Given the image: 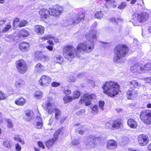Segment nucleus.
I'll list each match as a JSON object with an SVG mask.
<instances>
[{"instance_id": "obj_23", "label": "nucleus", "mask_w": 151, "mask_h": 151, "mask_svg": "<svg viewBox=\"0 0 151 151\" xmlns=\"http://www.w3.org/2000/svg\"><path fill=\"white\" fill-rule=\"evenodd\" d=\"M26 99L23 97H20L15 100V104L18 106H22L26 103Z\"/></svg>"}, {"instance_id": "obj_49", "label": "nucleus", "mask_w": 151, "mask_h": 151, "mask_svg": "<svg viewBox=\"0 0 151 151\" xmlns=\"http://www.w3.org/2000/svg\"><path fill=\"white\" fill-rule=\"evenodd\" d=\"M85 111V110L84 109H81L80 111H77L76 112V114L78 115H81L83 113H84Z\"/></svg>"}, {"instance_id": "obj_6", "label": "nucleus", "mask_w": 151, "mask_h": 151, "mask_svg": "<svg viewBox=\"0 0 151 151\" xmlns=\"http://www.w3.org/2000/svg\"><path fill=\"white\" fill-rule=\"evenodd\" d=\"M96 98V96L94 93H86L81 97L79 102L81 104L85 103L86 106H88L91 104V101L90 100L95 99Z\"/></svg>"}, {"instance_id": "obj_48", "label": "nucleus", "mask_w": 151, "mask_h": 151, "mask_svg": "<svg viewBox=\"0 0 151 151\" xmlns=\"http://www.w3.org/2000/svg\"><path fill=\"white\" fill-rule=\"evenodd\" d=\"M99 106L102 110H104V102L103 101H100L99 102Z\"/></svg>"}, {"instance_id": "obj_39", "label": "nucleus", "mask_w": 151, "mask_h": 151, "mask_svg": "<svg viewBox=\"0 0 151 151\" xmlns=\"http://www.w3.org/2000/svg\"><path fill=\"white\" fill-rule=\"evenodd\" d=\"M11 26L10 24H7L6 27L2 30V33H5L7 32L11 28Z\"/></svg>"}, {"instance_id": "obj_32", "label": "nucleus", "mask_w": 151, "mask_h": 151, "mask_svg": "<svg viewBox=\"0 0 151 151\" xmlns=\"http://www.w3.org/2000/svg\"><path fill=\"white\" fill-rule=\"evenodd\" d=\"M113 123V120H110L108 122L106 123V127L111 129H114Z\"/></svg>"}, {"instance_id": "obj_33", "label": "nucleus", "mask_w": 151, "mask_h": 151, "mask_svg": "<svg viewBox=\"0 0 151 151\" xmlns=\"http://www.w3.org/2000/svg\"><path fill=\"white\" fill-rule=\"evenodd\" d=\"M55 62L61 64L63 62V58L60 55H57L55 58Z\"/></svg>"}, {"instance_id": "obj_60", "label": "nucleus", "mask_w": 151, "mask_h": 151, "mask_svg": "<svg viewBox=\"0 0 151 151\" xmlns=\"http://www.w3.org/2000/svg\"><path fill=\"white\" fill-rule=\"evenodd\" d=\"M84 76V73H79V74H78V77L81 78L82 77H83Z\"/></svg>"}, {"instance_id": "obj_45", "label": "nucleus", "mask_w": 151, "mask_h": 151, "mask_svg": "<svg viewBox=\"0 0 151 151\" xmlns=\"http://www.w3.org/2000/svg\"><path fill=\"white\" fill-rule=\"evenodd\" d=\"M41 60L43 61H48L49 59V57L45 55H43L41 56Z\"/></svg>"}, {"instance_id": "obj_28", "label": "nucleus", "mask_w": 151, "mask_h": 151, "mask_svg": "<svg viewBox=\"0 0 151 151\" xmlns=\"http://www.w3.org/2000/svg\"><path fill=\"white\" fill-rule=\"evenodd\" d=\"M40 39L42 40H47L50 39H52L54 42H59V40L56 37L51 36L50 35H47L45 36L44 37L41 38Z\"/></svg>"}, {"instance_id": "obj_11", "label": "nucleus", "mask_w": 151, "mask_h": 151, "mask_svg": "<svg viewBox=\"0 0 151 151\" xmlns=\"http://www.w3.org/2000/svg\"><path fill=\"white\" fill-rule=\"evenodd\" d=\"M60 131V129H59L56 131L54 134V136L52 139H49L46 142V145L48 148H50L53 143L57 140L58 138V135Z\"/></svg>"}, {"instance_id": "obj_52", "label": "nucleus", "mask_w": 151, "mask_h": 151, "mask_svg": "<svg viewBox=\"0 0 151 151\" xmlns=\"http://www.w3.org/2000/svg\"><path fill=\"white\" fill-rule=\"evenodd\" d=\"M38 146L42 148L43 149H44L45 148V146L43 144L42 142L40 141H38Z\"/></svg>"}, {"instance_id": "obj_18", "label": "nucleus", "mask_w": 151, "mask_h": 151, "mask_svg": "<svg viewBox=\"0 0 151 151\" xmlns=\"http://www.w3.org/2000/svg\"><path fill=\"white\" fill-rule=\"evenodd\" d=\"M29 45L28 43L22 42L19 44V48L20 50L23 52L27 51L29 49Z\"/></svg>"}, {"instance_id": "obj_5", "label": "nucleus", "mask_w": 151, "mask_h": 151, "mask_svg": "<svg viewBox=\"0 0 151 151\" xmlns=\"http://www.w3.org/2000/svg\"><path fill=\"white\" fill-rule=\"evenodd\" d=\"M142 121L147 124H151V111L149 110L142 111L140 115Z\"/></svg>"}, {"instance_id": "obj_13", "label": "nucleus", "mask_w": 151, "mask_h": 151, "mask_svg": "<svg viewBox=\"0 0 151 151\" xmlns=\"http://www.w3.org/2000/svg\"><path fill=\"white\" fill-rule=\"evenodd\" d=\"M137 139L139 144L142 146L146 145L149 141L148 136L144 134L139 135Z\"/></svg>"}, {"instance_id": "obj_24", "label": "nucleus", "mask_w": 151, "mask_h": 151, "mask_svg": "<svg viewBox=\"0 0 151 151\" xmlns=\"http://www.w3.org/2000/svg\"><path fill=\"white\" fill-rule=\"evenodd\" d=\"M129 85L130 88H133L134 89L136 88L138 86H142V87H144V89H146V87L144 85H140V84H139L135 80H133L129 82Z\"/></svg>"}, {"instance_id": "obj_10", "label": "nucleus", "mask_w": 151, "mask_h": 151, "mask_svg": "<svg viewBox=\"0 0 151 151\" xmlns=\"http://www.w3.org/2000/svg\"><path fill=\"white\" fill-rule=\"evenodd\" d=\"M51 81V78L49 76L46 75H43L41 76L39 82L41 86L46 87L50 84Z\"/></svg>"}, {"instance_id": "obj_50", "label": "nucleus", "mask_w": 151, "mask_h": 151, "mask_svg": "<svg viewBox=\"0 0 151 151\" xmlns=\"http://www.w3.org/2000/svg\"><path fill=\"white\" fill-rule=\"evenodd\" d=\"M51 85L53 87H56L60 86V84L58 82H54L52 83Z\"/></svg>"}, {"instance_id": "obj_16", "label": "nucleus", "mask_w": 151, "mask_h": 151, "mask_svg": "<svg viewBox=\"0 0 151 151\" xmlns=\"http://www.w3.org/2000/svg\"><path fill=\"white\" fill-rule=\"evenodd\" d=\"M15 86L16 88L20 90H23L25 88V83L24 81L20 79L16 82Z\"/></svg>"}, {"instance_id": "obj_41", "label": "nucleus", "mask_w": 151, "mask_h": 151, "mask_svg": "<svg viewBox=\"0 0 151 151\" xmlns=\"http://www.w3.org/2000/svg\"><path fill=\"white\" fill-rule=\"evenodd\" d=\"M98 108L97 105H94L92 108V113L94 114H97L98 112Z\"/></svg>"}, {"instance_id": "obj_21", "label": "nucleus", "mask_w": 151, "mask_h": 151, "mask_svg": "<svg viewBox=\"0 0 151 151\" xmlns=\"http://www.w3.org/2000/svg\"><path fill=\"white\" fill-rule=\"evenodd\" d=\"M84 15L83 14H82L81 16L78 15L76 17L73 19L71 20V22L70 23L71 24H77L82 19H83L84 18Z\"/></svg>"}, {"instance_id": "obj_12", "label": "nucleus", "mask_w": 151, "mask_h": 151, "mask_svg": "<svg viewBox=\"0 0 151 151\" xmlns=\"http://www.w3.org/2000/svg\"><path fill=\"white\" fill-rule=\"evenodd\" d=\"M143 67L142 65L139 63H135L130 68V70L133 73H140L141 71H143Z\"/></svg>"}, {"instance_id": "obj_56", "label": "nucleus", "mask_w": 151, "mask_h": 151, "mask_svg": "<svg viewBox=\"0 0 151 151\" xmlns=\"http://www.w3.org/2000/svg\"><path fill=\"white\" fill-rule=\"evenodd\" d=\"M88 82L89 83L91 84L93 87H94L95 86V83L93 81L91 80H88Z\"/></svg>"}, {"instance_id": "obj_9", "label": "nucleus", "mask_w": 151, "mask_h": 151, "mask_svg": "<svg viewBox=\"0 0 151 151\" xmlns=\"http://www.w3.org/2000/svg\"><path fill=\"white\" fill-rule=\"evenodd\" d=\"M148 17V14L146 12H143L139 14L133 13L132 19L136 22H142L147 21Z\"/></svg>"}, {"instance_id": "obj_27", "label": "nucleus", "mask_w": 151, "mask_h": 151, "mask_svg": "<svg viewBox=\"0 0 151 151\" xmlns=\"http://www.w3.org/2000/svg\"><path fill=\"white\" fill-rule=\"evenodd\" d=\"M128 125L132 128H135L137 126V122L132 119H129L127 122Z\"/></svg>"}, {"instance_id": "obj_40", "label": "nucleus", "mask_w": 151, "mask_h": 151, "mask_svg": "<svg viewBox=\"0 0 151 151\" xmlns=\"http://www.w3.org/2000/svg\"><path fill=\"white\" fill-rule=\"evenodd\" d=\"M111 22L112 23H115L116 24H118L119 23V22L121 21V19L119 18L116 19L115 18H112L110 19Z\"/></svg>"}, {"instance_id": "obj_8", "label": "nucleus", "mask_w": 151, "mask_h": 151, "mask_svg": "<svg viewBox=\"0 0 151 151\" xmlns=\"http://www.w3.org/2000/svg\"><path fill=\"white\" fill-rule=\"evenodd\" d=\"M16 67L18 71L21 74L26 72L27 66L25 61L23 60H18L15 63Z\"/></svg>"}, {"instance_id": "obj_58", "label": "nucleus", "mask_w": 151, "mask_h": 151, "mask_svg": "<svg viewBox=\"0 0 151 151\" xmlns=\"http://www.w3.org/2000/svg\"><path fill=\"white\" fill-rule=\"evenodd\" d=\"M50 51H52L53 50V47L49 45L46 47Z\"/></svg>"}, {"instance_id": "obj_15", "label": "nucleus", "mask_w": 151, "mask_h": 151, "mask_svg": "<svg viewBox=\"0 0 151 151\" xmlns=\"http://www.w3.org/2000/svg\"><path fill=\"white\" fill-rule=\"evenodd\" d=\"M57 9L52 8H49V11L50 13V15L55 16H58L62 13L63 12L62 7L57 6Z\"/></svg>"}, {"instance_id": "obj_3", "label": "nucleus", "mask_w": 151, "mask_h": 151, "mask_svg": "<svg viewBox=\"0 0 151 151\" xmlns=\"http://www.w3.org/2000/svg\"><path fill=\"white\" fill-rule=\"evenodd\" d=\"M129 50L128 47L125 45H118L114 50L115 55L113 58L114 61L116 63L124 62V60L122 61V59L127 55Z\"/></svg>"}, {"instance_id": "obj_62", "label": "nucleus", "mask_w": 151, "mask_h": 151, "mask_svg": "<svg viewBox=\"0 0 151 151\" xmlns=\"http://www.w3.org/2000/svg\"><path fill=\"white\" fill-rule=\"evenodd\" d=\"M2 116V114H1V112H0V123H2L3 122V119L1 118Z\"/></svg>"}, {"instance_id": "obj_43", "label": "nucleus", "mask_w": 151, "mask_h": 151, "mask_svg": "<svg viewBox=\"0 0 151 151\" xmlns=\"http://www.w3.org/2000/svg\"><path fill=\"white\" fill-rule=\"evenodd\" d=\"M6 122L7 123V126L9 128H12L13 127V124L12 121L9 119H7Z\"/></svg>"}, {"instance_id": "obj_46", "label": "nucleus", "mask_w": 151, "mask_h": 151, "mask_svg": "<svg viewBox=\"0 0 151 151\" xmlns=\"http://www.w3.org/2000/svg\"><path fill=\"white\" fill-rule=\"evenodd\" d=\"M127 5V3L125 2L122 3L121 4L119 5L118 8L121 9H122L124 8Z\"/></svg>"}, {"instance_id": "obj_22", "label": "nucleus", "mask_w": 151, "mask_h": 151, "mask_svg": "<svg viewBox=\"0 0 151 151\" xmlns=\"http://www.w3.org/2000/svg\"><path fill=\"white\" fill-rule=\"evenodd\" d=\"M117 143L114 140H110L107 141V147L108 149H114L116 148Z\"/></svg>"}, {"instance_id": "obj_26", "label": "nucleus", "mask_w": 151, "mask_h": 151, "mask_svg": "<svg viewBox=\"0 0 151 151\" xmlns=\"http://www.w3.org/2000/svg\"><path fill=\"white\" fill-rule=\"evenodd\" d=\"M29 34V32L25 29H22L18 33V35L20 37H25L28 36Z\"/></svg>"}, {"instance_id": "obj_35", "label": "nucleus", "mask_w": 151, "mask_h": 151, "mask_svg": "<svg viewBox=\"0 0 151 151\" xmlns=\"http://www.w3.org/2000/svg\"><path fill=\"white\" fill-rule=\"evenodd\" d=\"M42 93L40 91H36L34 94L35 97L38 99H41L42 97Z\"/></svg>"}, {"instance_id": "obj_30", "label": "nucleus", "mask_w": 151, "mask_h": 151, "mask_svg": "<svg viewBox=\"0 0 151 151\" xmlns=\"http://www.w3.org/2000/svg\"><path fill=\"white\" fill-rule=\"evenodd\" d=\"M113 125L114 129H117L119 128L122 126V124L121 120L117 119L115 121L113 120Z\"/></svg>"}, {"instance_id": "obj_44", "label": "nucleus", "mask_w": 151, "mask_h": 151, "mask_svg": "<svg viewBox=\"0 0 151 151\" xmlns=\"http://www.w3.org/2000/svg\"><path fill=\"white\" fill-rule=\"evenodd\" d=\"M27 24V22L25 20H22L19 24V27H24L26 26V24Z\"/></svg>"}, {"instance_id": "obj_29", "label": "nucleus", "mask_w": 151, "mask_h": 151, "mask_svg": "<svg viewBox=\"0 0 151 151\" xmlns=\"http://www.w3.org/2000/svg\"><path fill=\"white\" fill-rule=\"evenodd\" d=\"M36 119L37 121V123L36 128L37 129H41L43 126L42 118L40 117V116H38L36 117Z\"/></svg>"}, {"instance_id": "obj_14", "label": "nucleus", "mask_w": 151, "mask_h": 151, "mask_svg": "<svg viewBox=\"0 0 151 151\" xmlns=\"http://www.w3.org/2000/svg\"><path fill=\"white\" fill-rule=\"evenodd\" d=\"M127 98L129 99H133L137 96V92L134 89L130 88L127 92Z\"/></svg>"}, {"instance_id": "obj_4", "label": "nucleus", "mask_w": 151, "mask_h": 151, "mask_svg": "<svg viewBox=\"0 0 151 151\" xmlns=\"http://www.w3.org/2000/svg\"><path fill=\"white\" fill-rule=\"evenodd\" d=\"M47 110L48 113L52 114L55 113V119L57 120L59 119L61 115L60 110L55 106L53 104L48 102L46 105Z\"/></svg>"}, {"instance_id": "obj_20", "label": "nucleus", "mask_w": 151, "mask_h": 151, "mask_svg": "<svg viewBox=\"0 0 151 151\" xmlns=\"http://www.w3.org/2000/svg\"><path fill=\"white\" fill-rule=\"evenodd\" d=\"M35 32L38 35L43 34L45 31L44 27L40 25H36L34 27Z\"/></svg>"}, {"instance_id": "obj_17", "label": "nucleus", "mask_w": 151, "mask_h": 151, "mask_svg": "<svg viewBox=\"0 0 151 151\" xmlns=\"http://www.w3.org/2000/svg\"><path fill=\"white\" fill-rule=\"evenodd\" d=\"M45 70V67L40 63L37 64L35 67L34 72L36 74H41Z\"/></svg>"}, {"instance_id": "obj_2", "label": "nucleus", "mask_w": 151, "mask_h": 151, "mask_svg": "<svg viewBox=\"0 0 151 151\" xmlns=\"http://www.w3.org/2000/svg\"><path fill=\"white\" fill-rule=\"evenodd\" d=\"M102 88L104 92L109 96L114 97L119 93V86L117 83L112 81L106 82Z\"/></svg>"}, {"instance_id": "obj_53", "label": "nucleus", "mask_w": 151, "mask_h": 151, "mask_svg": "<svg viewBox=\"0 0 151 151\" xmlns=\"http://www.w3.org/2000/svg\"><path fill=\"white\" fill-rule=\"evenodd\" d=\"M15 148L17 151H20L21 149V147L19 144L17 143L15 145Z\"/></svg>"}, {"instance_id": "obj_7", "label": "nucleus", "mask_w": 151, "mask_h": 151, "mask_svg": "<svg viewBox=\"0 0 151 151\" xmlns=\"http://www.w3.org/2000/svg\"><path fill=\"white\" fill-rule=\"evenodd\" d=\"M99 138L93 135H90L86 138L85 144L88 147H94L99 141Z\"/></svg>"}, {"instance_id": "obj_25", "label": "nucleus", "mask_w": 151, "mask_h": 151, "mask_svg": "<svg viewBox=\"0 0 151 151\" xmlns=\"http://www.w3.org/2000/svg\"><path fill=\"white\" fill-rule=\"evenodd\" d=\"M25 113L26 116L28 117V118L26 119L27 121H29L34 118V114L32 110H27L26 111Z\"/></svg>"}, {"instance_id": "obj_1", "label": "nucleus", "mask_w": 151, "mask_h": 151, "mask_svg": "<svg viewBox=\"0 0 151 151\" xmlns=\"http://www.w3.org/2000/svg\"><path fill=\"white\" fill-rule=\"evenodd\" d=\"M97 33V31L95 29L90 30L86 35V41L79 44L76 49L70 45L65 47L63 50L64 57L70 61L76 56L80 58L83 51L86 52H91L94 48V41L96 39Z\"/></svg>"}, {"instance_id": "obj_42", "label": "nucleus", "mask_w": 151, "mask_h": 151, "mask_svg": "<svg viewBox=\"0 0 151 151\" xmlns=\"http://www.w3.org/2000/svg\"><path fill=\"white\" fill-rule=\"evenodd\" d=\"M80 93L78 91H75L73 94V98L74 99H78L79 97Z\"/></svg>"}, {"instance_id": "obj_34", "label": "nucleus", "mask_w": 151, "mask_h": 151, "mask_svg": "<svg viewBox=\"0 0 151 151\" xmlns=\"http://www.w3.org/2000/svg\"><path fill=\"white\" fill-rule=\"evenodd\" d=\"M73 99H74L73 97L70 96H65L63 98V100L65 104H67L71 101Z\"/></svg>"}, {"instance_id": "obj_19", "label": "nucleus", "mask_w": 151, "mask_h": 151, "mask_svg": "<svg viewBox=\"0 0 151 151\" xmlns=\"http://www.w3.org/2000/svg\"><path fill=\"white\" fill-rule=\"evenodd\" d=\"M39 14L41 18L46 19L49 17L50 13L48 9H43L40 11Z\"/></svg>"}, {"instance_id": "obj_51", "label": "nucleus", "mask_w": 151, "mask_h": 151, "mask_svg": "<svg viewBox=\"0 0 151 151\" xmlns=\"http://www.w3.org/2000/svg\"><path fill=\"white\" fill-rule=\"evenodd\" d=\"M76 80V78L75 77L73 76H70L69 77L68 79V81L70 82H73L75 81Z\"/></svg>"}, {"instance_id": "obj_59", "label": "nucleus", "mask_w": 151, "mask_h": 151, "mask_svg": "<svg viewBox=\"0 0 151 151\" xmlns=\"http://www.w3.org/2000/svg\"><path fill=\"white\" fill-rule=\"evenodd\" d=\"M20 138H19V137L18 135H16L14 137V139L15 140L17 141L18 140L19 141L20 139Z\"/></svg>"}, {"instance_id": "obj_38", "label": "nucleus", "mask_w": 151, "mask_h": 151, "mask_svg": "<svg viewBox=\"0 0 151 151\" xmlns=\"http://www.w3.org/2000/svg\"><path fill=\"white\" fill-rule=\"evenodd\" d=\"M104 16V14L103 12L100 11L98 12L95 14L96 18L98 19H101Z\"/></svg>"}, {"instance_id": "obj_64", "label": "nucleus", "mask_w": 151, "mask_h": 151, "mask_svg": "<svg viewBox=\"0 0 151 151\" xmlns=\"http://www.w3.org/2000/svg\"><path fill=\"white\" fill-rule=\"evenodd\" d=\"M49 44L51 45H53V41L49 40L48 41Z\"/></svg>"}, {"instance_id": "obj_63", "label": "nucleus", "mask_w": 151, "mask_h": 151, "mask_svg": "<svg viewBox=\"0 0 151 151\" xmlns=\"http://www.w3.org/2000/svg\"><path fill=\"white\" fill-rule=\"evenodd\" d=\"M101 43L104 44V45H105V46H104L105 47L106 46H109L110 45V44L107 42H101Z\"/></svg>"}, {"instance_id": "obj_31", "label": "nucleus", "mask_w": 151, "mask_h": 151, "mask_svg": "<svg viewBox=\"0 0 151 151\" xmlns=\"http://www.w3.org/2000/svg\"><path fill=\"white\" fill-rule=\"evenodd\" d=\"M3 145L5 147L7 148L10 149L12 147L11 142L10 140L4 141L3 143Z\"/></svg>"}, {"instance_id": "obj_55", "label": "nucleus", "mask_w": 151, "mask_h": 151, "mask_svg": "<svg viewBox=\"0 0 151 151\" xmlns=\"http://www.w3.org/2000/svg\"><path fill=\"white\" fill-rule=\"evenodd\" d=\"M71 91L69 89L65 90L64 91V93L67 95H70L71 94Z\"/></svg>"}, {"instance_id": "obj_36", "label": "nucleus", "mask_w": 151, "mask_h": 151, "mask_svg": "<svg viewBox=\"0 0 151 151\" xmlns=\"http://www.w3.org/2000/svg\"><path fill=\"white\" fill-rule=\"evenodd\" d=\"M84 128L81 126L80 125L79 126V127L77 130H76V132H78L79 134L83 135L84 134Z\"/></svg>"}, {"instance_id": "obj_61", "label": "nucleus", "mask_w": 151, "mask_h": 151, "mask_svg": "<svg viewBox=\"0 0 151 151\" xmlns=\"http://www.w3.org/2000/svg\"><path fill=\"white\" fill-rule=\"evenodd\" d=\"M6 22V20H0V25H3Z\"/></svg>"}, {"instance_id": "obj_47", "label": "nucleus", "mask_w": 151, "mask_h": 151, "mask_svg": "<svg viewBox=\"0 0 151 151\" xmlns=\"http://www.w3.org/2000/svg\"><path fill=\"white\" fill-rule=\"evenodd\" d=\"M19 22V19L18 18H16L14 21L13 25L14 27L15 26H18L19 24H18V23Z\"/></svg>"}, {"instance_id": "obj_37", "label": "nucleus", "mask_w": 151, "mask_h": 151, "mask_svg": "<svg viewBox=\"0 0 151 151\" xmlns=\"http://www.w3.org/2000/svg\"><path fill=\"white\" fill-rule=\"evenodd\" d=\"M142 66L143 67V70H151V63H147L144 66L142 65Z\"/></svg>"}, {"instance_id": "obj_54", "label": "nucleus", "mask_w": 151, "mask_h": 151, "mask_svg": "<svg viewBox=\"0 0 151 151\" xmlns=\"http://www.w3.org/2000/svg\"><path fill=\"white\" fill-rule=\"evenodd\" d=\"M80 143V141L79 140H75L73 141L72 142V145H78Z\"/></svg>"}, {"instance_id": "obj_57", "label": "nucleus", "mask_w": 151, "mask_h": 151, "mask_svg": "<svg viewBox=\"0 0 151 151\" xmlns=\"http://www.w3.org/2000/svg\"><path fill=\"white\" fill-rule=\"evenodd\" d=\"M146 81L147 83L151 84V77L146 78Z\"/></svg>"}]
</instances>
